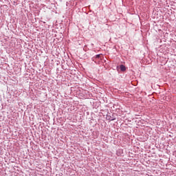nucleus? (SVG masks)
<instances>
[{
	"label": "nucleus",
	"instance_id": "1",
	"mask_svg": "<svg viewBox=\"0 0 176 176\" xmlns=\"http://www.w3.org/2000/svg\"><path fill=\"white\" fill-rule=\"evenodd\" d=\"M120 70L122 71V72H124L126 71V66L123 65H121L120 66Z\"/></svg>",
	"mask_w": 176,
	"mask_h": 176
}]
</instances>
